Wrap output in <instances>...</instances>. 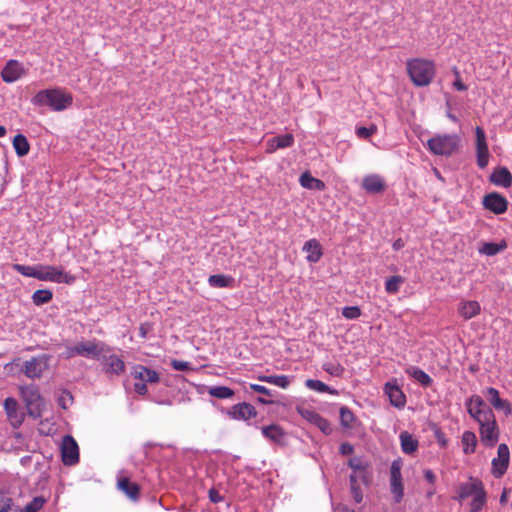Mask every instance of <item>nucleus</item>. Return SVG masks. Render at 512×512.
I'll return each mask as SVG.
<instances>
[{
  "label": "nucleus",
  "mask_w": 512,
  "mask_h": 512,
  "mask_svg": "<svg viewBox=\"0 0 512 512\" xmlns=\"http://www.w3.org/2000/svg\"><path fill=\"white\" fill-rule=\"evenodd\" d=\"M72 101V95L60 88L41 90L31 100L34 105L47 106L53 111L65 110Z\"/></svg>",
  "instance_id": "nucleus-1"
},
{
  "label": "nucleus",
  "mask_w": 512,
  "mask_h": 512,
  "mask_svg": "<svg viewBox=\"0 0 512 512\" xmlns=\"http://www.w3.org/2000/svg\"><path fill=\"white\" fill-rule=\"evenodd\" d=\"M407 71L414 85L424 87L432 82L435 65L432 61L415 58L407 62Z\"/></svg>",
  "instance_id": "nucleus-2"
},
{
  "label": "nucleus",
  "mask_w": 512,
  "mask_h": 512,
  "mask_svg": "<svg viewBox=\"0 0 512 512\" xmlns=\"http://www.w3.org/2000/svg\"><path fill=\"white\" fill-rule=\"evenodd\" d=\"M460 143L457 134H438L427 141V146L434 155L451 156L459 150Z\"/></svg>",
  "instance_id": "nucleus-3"
},
{
  "label": "nucleus",
  "mask_w": 512,
  "mask_h": 512,
  "mask_svg": "<svg viewBox=\"0 0 512 512\" xmlns=\"http://www.w3.org/2000/svg\"><path fill=\"white\" fill-rule=\"evenodd\" d=\"M21 395L26 404L29 416L33 419L40 418L44 408V400L40 395L38 387L35 385L22 387Z\"/></svg>",
  "instance_id": "nucleus-4"
},
{
  "label": "nucleus",
  "mask_w": 512,
  "mask_h": 512,
  "mask_svg": "<svg viewBox=\"0 0 512 512\" xmlns=\"http://www.w3.org/2000/svg\"><path fill=\"white\" fill-rule=\"evenodd\" d=\"M51 355L42 354L24 362L22 372L30 379L40 378L49 369Z\"/></svg>",
  "instance_id": "nucleus-5"
},
{
  "label": "nucleus",
  "mask_w": 512,
  "mask_h": 512,
  "mask_svg": "<svg viewBox=\"0 0 512 512\" xmlns=\"http://www.w3.org/2000/svg\"><path fill=\"white\" fill-rule=\"evenodd\" d=\"M486 415H488L487 418L484 417L483 421L478 422L480 425V436L486 446L492 447L498 441L499 430L494 412H486Z\"/></svg>",
  "instance_id": "nucleus-6"
},
{
  "label": "nucleus",
  "mask_w": 512,
  "mask_h": 512,
  "mask_svg": "<svg viewBox=\"0 0 512 512\" xmlns=\"http://www.w3.org/2000/svg\"><path fill=\"white\" fill-rule=\"evenodd\" d=\"M401 467L400 460H394L390 467V490L396 503H400L404 496Z\"/></svg>",
  "instance_id": "nucleus-7"
},
{
  "label": "nucleus",
  "mask_w": 512,
  "mask_h": 512,
  "mask_svg": "<svg viewBox=\"0 0 512 512\" xmlns=\"http://www.w3.org/2000/svg\"><path fill=\"white\" fill-rule=\"evenodd\" d=\"M296 410L302 418L307 420L309 423L315 425L319 428L325 435H330L332 433V427L329 421L323 418L319 413L312 409L305 408L303 406H297Z\"/></svg>",
  "instance_id": "nucleus-8"
},
{
  "label": "nucleus",
  "mask_w": 512,
  "mask_h": 512,
  "mask_svg": "<svg viewBox=\"0 0 512 512\" xmlns=\"http://www.w3.org/2000/svg\"><path fill=\"white\" fill-rule=\"evenodd\" d=\"M475 136L477 165L479 168L484 169L488 165L490 156L484 129L477 126L475 128Z\"/></svg>",
  "instance_id": "nucleus-9"
},
{
  "label": "nucleus",
  "mask_w": 512,
  "mask_h": 512,
  "mask_svg": "<svg viewBox=\"0 0 512 512\" xmlns=\"http://www.w3.org/2000/svg\"><path fill=\"white\" fill-rule=\"evenodd\" d=\"M98 360H101L104 364L106 373L119 375L125 370L124 361L116 354L111 353L110 348L106 345L104 346L103 354L100 355Z\"/></svg>",
  "instance_id": "nucleus-10"
},
{
  "label": "nucleus",
  "mask_w": 512,
  "mask_h": 512,
  "mask_svg": "<svg viewBox=\"0 0 512 512\" xmlns=\"http://www.w3.org/2000/svg\"><path fill=\"white\" fill-rule=\"evenodd\" d=\"M62 461L67 466H72L79 461V448L77 442L70 435L64 436L61 446Z\"/></svg>",
  "instance_id": "nucleus-11"
},
{
  "label": "nucleus",
  "mask_w": 512,
  "mask_h": 512,
  "mask_svg": "<svg viewBox=\"0 0 512 512\" xmlns=\"http://www.w3.org/2000/svg\"><path fill=\"white\" fill-rule=\"evenodd\" d=\"M466 406L470 416L477 422H481L484 420V417H488L486 412H493L488 404L478 395H473L470 397L466 402Z\"/></svg>",
  "instance_id": "nucleus-12"
},
{
  "label": "nucleus",
  "mask_w": 512,
  "mask_h": 512,
  "mask_svg": "<svg viewBox=\"0 0 512 512\" xmlns=\"http://www.w3.org/2000/svg\"><path fill=\"white\" fill-rule=\"evenodd\" d=\"M485 487L483 482L479 478L470 476L469 481L461 483L457 489V495L454 497L455 500L463 501L468 497H474L484 491Z\"/></svg>",
  "instance_id": "nucleus-13"
},
{
  "label": "nucleus",
  "mask_w": 512,
  "mask_h": 512,
  "mask_svg": "<svg viewBox=\"0 0 512 512\" xmlns=\"http://www.w3.org/2000/svg\"><path fill=\"white\" fill-rule=\"evenodd\" d=\"M497 458L492 460L493 475L496 478L501 477L507 470L510 461V452L506 444L498 446Z\"/></svg>",
  "instance_id": "nucleus-14"
},
{
  "label": "nucleus",
  "mask_w": 512,
  "mask_h": 512,
  "mask_svg": "<svg viewBox=\"0 0 512 512\" xmlns=\"http://www.w3.org/2000/svg\"><path fill=\"white\" fill-rule=\"evenodd\" d=\"M483 206L495 214H502L507 210L508 201L501 194L492 192L483 198Z\"/></svg>",
  "instance_id": "nucleus-15"
},
{
  "label": "nucleus",
  "mask_w": 512,
  "mask_h": 512,
  "mask_svg": "<svg viewBox=\"0 0 512 512\" xmlns=\"http://www.w3.org/2000/svg\"><path fill=\"white\" fill-rule=\"evenodd\" d=\"M104 346L103 343L82 341L75 345V352L79 356L98 359L103 354Z\"/></svg>",
  "instance_id": "nucleus-16"
},
{
  "label": "nucleus",
  "mask_w": 512,
  "mask_h": 512,
  "mask_svg": "<svg viewBox=\"0 0 512 512\" xmlns=\"http://www.w3.org/2000/svg\"><path fill=\"white\" fill-rule=\"evenodd\" d=\"M228 415L235 420H249L256 417L257 411L253 405L247 402L238 403L231 407Z\"/></svg>",
  "instance_id": "nucleus-17"
},
{
  "label": "nucleus",
  "mask_w": 512,
  "mask_h": 512,
  "mask_svg": "<svg viewBox=\"0 0 512 512\" xmlns=\"http://www.w3.org/2000/svg\"><path fill=\"white\" fill-rule=\"evenodd\" d=\"M361 186L369 194H379L385 190L386 184L381 176L370 174L363 178Z\"/></svg>",
  "instance_id": "nucleus-18"
},
{
  "label": "nucleus",
  "mask_w": 512,
  "mask_h": 512,
  "mask_svg": "<svg viewBox=\"0 0 512 512\" xmlns=\"http://www.w3.org/2000/svg\"><path fill=\"white\" fill-rule=\"evenodd\" d=\"M131 374L135 379H138L140 382L146 384L158 383L160 380L159 374L155 370H152L143 365L134 366Z\"/></svg>",
  "instance_id": "nucleus-19"
},
{
  "label": "nucleus",
  "mask_w": 512,
  "mask_h": 512,
  "mask_svg": "<svg viewBox=\"0 0 512 512\" xmlns=\"http://www.w3.org/2000/svg\"><path fill=\"white\" fill-rule=\"evenodd\" d=\"M384 390L389 397L391 405L396 408H403L405 406L406 396L398 385L388 382L385 384Z\"/></svg>",
  "instance_id": "nucleus-20"
},
{
  "label": "nucleus",
  "mask_w": 512,
  "mask_h": 512,
  "mask_svg": "<svg viewBox=\"0 0 512 512\" xmlns=\"http://www.w3.org/2000/svg\"><path fill=\"white\" fill-rule=\"evenodd\" d=\"M23 73L24 70L21 64L15 60H10L3 68L1 76L4 82L12 83L18 80Z\"/></svg>",
  "instance_id": "nucleus-21"
},
{
  "label": "nucleus",
  "mask_w": 512,
  "mask_h": 512,
  "mask_svg": "<svg viewBox=\"0 0 512 512\" xmlns=\"http://www.w3.org/2000/svg\"><path fill=\"white\" fill-rule=\"evenodd\" d=\"M490 182L496 186L508 188L512 185V174L508 168L498 167L490 175Z\"/></svg>",
  "instance_id": "nucleus-22"
},
{
  "label": "nucleus",
  "mask_w": 512,
  "mask_h": 512,
  "mask_svg": "<svg viewBox=\"0 0 512 512\" xmlns=\"http://www.w3.org/2000/svg\"><path fill=\"white\" fill-rule=\"evenodd\" d=\"M118 489L129 499L136 501L140 496V487L137 483L131 482L127 477H120L117 482Z\"/></svg>",
  "instance_id": "nucleus-23"
},
{
  "label": "nucleus",
  "mask_w": 512,
  "mask_h": 512,
  "mask_svg": "<svg viewBox=\"0 0 512 512\" xmlns=\"http://www.w3.org/2000/svg\"><path fill=\"white\" fill-rule=\"evenodd\" d=\"M46 281L56 283H67L70 284L74 281V277L65 273L62 269L55 266H46Z\"/></svg>",
  "instance_id": "nucleus-24"
},
{
  "label": "nucleus",
  "mask_w": 512,
  "mask_h": 512,
  "mask_svg": "<svg viewBox=\"0 0 512 512\" xmlns=\"http://www.w3.org/2000/svg\"><path fill=\"white\" fill-rule=\"evenodd\" d=\"M263 436L276 444H283L285 432L277 424H271L261 428Z\"/></svg>",
  "instance_id": "nucleus-25"
},
{
  "label": "nucleus",
  "mask_w": 512,
  "mask_h": 512,
  "mask_svg": "<svg viewBox=\"0 0 512 512\" xmlns=\"http://www.w3.org/2000/svg\"><path fill=\"white\" fill-rule=\"evenodd\" d=\"M481 311L480 304L477 301H462L459 304L458 312L466 320L477 316Z\"/></svg>",
  "instance_id": "nucleus-26"
},
{
  "label": "nucleus",
  "mask_w": 512,
  "mask_h": 512,
  "mask_svg": "<svg viewBox=\"0 0 512 512\" xmlns=\"http://www.w3.org/2000/svg\"><path fill=\"white\" fill-rule=\"evenodd\" d=\"M303 250L308 253L307 260L311 263H316L322 257V248L316 239H310L305 242Z\"/></svg>",
  "instance_id": "nucleus-27"
},
{
  "label": "nucleus",
  "mask_w": 512,
  "mask_h": 512,
  "mask_svg": "<svg viewBox=\"0 0 512 512\" xmlns=\"http://www.w3.org/2000/svg\"><path fill=\"white\" fill-rule=\"evenodd\" d=\"M294 143V136L290 133L278 135L269 140V152H274L276 149L291 147Z\"/></svg>",
  "instance_id": "nucleus-28"
},
{
  "label": "nucleus",
  "mask_w": 512,
  "mask_h": 512,
  "mask_svg": "<svg viewBox=\"0 0 512 512\" xmlns=\"http://www.w3.org/2000/svg\"><path fill=\"white\" fill-rule=\"evenodd\" d=\"M401 449L405 454H412L417 451L419 442L407 431L400 433Z\"/></svg>",
  "instance_id": "nucleus-29"
},
{
  "label": "nucleus",
  "mask_w": 512,
  "mask_h": 512,
  "mask_svg": "<svg viewBox=\"0 0 512 512\" xmlns=\"http://www.w3.org/2000/svg\"><path fill=\"white\" fill-rule=\"evenodd\" d=\"M300 184L306 189L322 191L325 189V183L317 178H314L309 172H304L300 176Z\"/></svg>",
  "instance_id": "nucleus-30"
},
{
  "label": "nucleus",
  "mask_w": 512,
  "mask_h": 512,
  "mask_svg": "<svg viewBox=\"0 0 512 512\" xmlns=\"http://www.w3.org/2000/svg\"><path fill=\"white\" fill-rule=\"evenodd\" d=\"M257 379L261 382L270 383L283 389L288 388L291 383V379L287 375H259Z\"/></svg>",
  "instance_id": "nucleus-31"
},
{
  "label": "nucleus",
  "mask_w": 512,
  "mask_h": 512,
  "mask_svg": "<svg viewBox=\"0 0 512 512\" xmlns=\"http://www.w3.org/2000/svg\"><path fill=\"white\" fill-rule=\"evenodd\" d=\"M507 247V244L505 241H501L500 243H494V242H484L481 247H479L478 252L480 254H484L487 256H495L498 253L505 250Z\"/></svg>",
  "instance_id": "nucleus-32"
},
{
  "label": "nucleus",
  "mask_w": 512,
  "mask_h": 512,
  "mask_svg": "<svg viewBox=\"0 0 512 512\" xmlns=\"http://www.w3.org/2000/svg\"><path fill=\"white\" fill-rule=\"evenodd\" d=\"M406 373L424 387L430 386L433 382L432 378L420 368L409 367L406 369Z\"/></svg>",
  "instance_id": "nucleus-33"
},
{
  "label": "nucleus",
  "mask_w": 512,
  "mask_h": 512,
  "mask_svg": "<svg viewBox=\"0 0 512 512\" xmlns=\"http://www.w3.org/2000/svg\"><path fill=\"white\" fill-rule=\"evenodd\" d=\"M13 147L19 157H23L29 153L30 145L27 138L22 134H17L13 139Z\"/></svg>",
  "instance_id": "nucleus-34"
},
{
  "label": "nucleus",
  "mask_w": 512,
  "mask_h": 512,
  "mask_svg": "<svg viewBox=\"0 0 512 512\" xmlns=\"http://www.w3.org/2000/svg\"><path fill=\"white\" fill-rule=\"evenodd\" d=\"M463 452L465 454H472L475 452L477 445V438L475 433L471 431H465L462 435Z\"/></svg>",
  "instance_id": "nucleus-35"
},
{
  "label": "nucleus",
  "mask_w": 512,
  "mask_h": 512,
  "mask_svg": "<svg viewBox=\"0 0 512 512\" xmlns=\"http://www.w3.org/2000/svg\"><path fill=\"white\" fill-rule=\"evenodd\" d=\"M4 408L9 419L15 421L18 425L21 424V419L18 418V403L14 398H6L4 401Z\"/></svg>",
  "instance_id": "nucleus-36"
},
{
  "label": "nucleus",
  "mask_w": 512,
  "mask_h": 512,
  "mask_svg": "<svg viewBox=\"0 0 512 512\" xmlns=\"http://www.w3.org/2000/svg\"><path fill=\"white\" fill-rule=\"evenodd\" d=\"M233 282V278L223 274L211 275L208 278V283L211 287L225 288L229 287Z\"/></svg>",
  "instance_id": "nucleus-37"
},
{
  "label": "nucleus",
  "mask_w": 512,
  "mask_h": 512,
  "mask_svg": "<svg viewBox=\"0 0 512 512\" xmlns=\"http://www.w3.org/2000/svg\"><path fill=\"white\" fill-rule=\"evenodd\" d=\"M53 293L49 289L36 290L32 295V301L35 305L40 306L52 300Z\"/></svg>",
  "instance_id": "nucleus-38"
},
{
  "label": "nucleus",
  "mask_w": 512,
  "mask_h": 512,
  "mask_svg": "<svg viewBox=\"0 0 512 512\" xmlns=\"http://www.w3.org/2000/svg\"><path fill=\"white\" fill-rule=\"evenodd\" d=\"M372 481V473L370 470L367 471H357L352 472L349 476L350 483H362L365 486H368Z\"/></svg>",
  "instance_id": "nucleus-39"
},
{
  "label": "nucleus",
  "mask_w": 512,
  "mask_h": 512,
  "mask_svg": "<svg viewBox=\"0 0 512 512\" xmlns=\"http://www.w3.org/2000/svg\"><path fill=\"white\" fill-rule=\"evenodd\" d=\"M306 387L320 393L337 394L336 390L331 389L328 385L320 380L307 379L305 382Z\"/></svg>",
  "instance_id": "nucleus-40"
},
{
  "label": "nucleus",
  "mask_w": 512,
  "mask_h": 512,
  "mask_svg": "<svg viewBox=\"0 0 512 512\" xmlns=\"http://www.w3.org/2000/svg\"><path fill=\"white\" fill-rule=\"evenodd\" d=\"M487 502V492L486 490L481 491L478 495L472 497V501L470 502V511L469 512H480Z\"/></svg>",
  "instance_id": "nucleus-41"
},
{
  "label": "nucleus",
  "mask_w": 512,
  "mask_h": 512,
  "mask_svg": "<svg viewBox=\"0 0 512 512\" xmlns=\"http://www.w3.org/2000/svg\"><path fill=\"white\" fill-rule=\"evenodd\" d=\"M209 395L218 399H227L234 395V391L227 386H214L208 391Z\"/></svg>",
  "instance_id": "nucleus-42"
},
{
  "label": "nucleus",
  "mask_w": 512,
  "mask_h": 512,
  "mask_svg": "<svg viewBox=\"0 0 512 512\" xmlns=\"http://www.w3.org/2000/svg\"><path fill=\"white\" fill-rule=\"evenodd\" d=\"M404 283V278L399 275H394L388 278L385 282V289L388 293L395 294L399 291L400 285Z\"/></svg>",
  "instance_id": "nucleus-43"
},
{
  "label": "nucleus",
  "mask_w": 512,
  "mask_h": 512,
  "mask_svg": "<svg viewBox=\"0 0 512 512\" xmlns=\"http://www.w3.org/2000/svg\"><path fill=\"white\" fill-rule=\"evenodd\" d=\"M347 465L352 469V472L370 470L369 463L361 457H352L348 460Z\"/></svg>",
  "instance_id": "nucleus-44"
},
{
  "label": "nucleus",
  "mask_w": 512,
  "mask_h": 512,
  "mask_svg": "<svg viewBox=\"0 0 512 512\" xmlns=\"http://www.w3.org/2000/svg\"><path fill=\"white\" fill-rule=\"evenodd\" d=\"M355 421L353 412L346 406L340 408V423L344 428H351Z\"/></svg>",
  "instance_id": "nucleus-45"
},
{
  "label": "nucleus",
  "mask_w": 512,
  "mask_h": 512,
  "mask_svg": "<svg viewBox=\"0 0 512 512\" xmlns=\"http://www.w3.org/2000/svg\"><path fill=\"white\" fill-rule=\"evenodd\" d=\"M45 503L46 499L43 496H36L24 507L22 512H38Z\"/></svg>",
  "instance_id": "nucleus-46"
},
{
  "label": "nucleus",
  "mask_w": 512,
  "mask_h": 512,
  "mask_svg": "<svg viewBox=\"0 0 512 512\" xmlns=\"http://www.w3.org/2000/svg\"><path fill=\"white\" fill-rule=\"evenodd\" d=\"M323 370L332 376H341L344 372V367L339 363L327 362L323 364Z\"/></svg>",
  "instance_id": "nucleus-47"
},
{
  "label": "nucleus",
  "mask_w": 512,
  "mask_h": 512,
  "mask_svg": "<svg viewBox=\"0 0 512 512\" xmlns=\"http://www.w3.org/2000/svg\"><path fill=\"white\" fill-rule=\"evenodd\" d=\"M37 266H26L22 264H14L13 269L26 277L35 278Z\"/></svg>",
  "instance_id": "nucleus-48"
},
{
  "label": "nucleus",
  "mask_w": 512,
  "mask_h": 512,
  "mask_svg": "<svg viewBox=\"0 0 512 512\" xmlns=\"http://www.w3.org/2000/svg\"><path fill=\"white\" fill-rule=\"evenodd\" d=\"M342 315L347 319H357L361 315V310L357 306H347L343 308Z\"/></svg>",
  "instance_id": "nucleus-49"
},
{
  "label": "nucleus",
  "mask_w": 512,
  "mask_h": 512,
  "mask_svg": "<svg viewBox=\"0 0 512 512\" xmlns=\"http://www.w3.org/2000/svg\"><path fill=\"white\" fill-rule=\"evenodd\" d=\"M493 407L496 409V410H499V411H503L505 415H510L512 414V405L511 403L506 400V399H502L500 398V400H498L495 405H493Z\"/></svg>",
  "instance_id": "nucleus-50"
},
{
  "label": "nucleus",
  "mask_w": 512,
  "mask_h": 512,
  "mask_svg": "<svg viewBox=\"0 0 512 512\" xmlns=\"http://www.w3.org/2000/svg\"><path fill=\"white\" fill-rule=\"evenodd\" d=\"M351 495L356 503H361L363 500V492L358 483H350Z\"/></svg>",
  "instance_id": "nucleus-51"
},
{
  "label": "nucleus",
  "mask_w": 512,
  "mask_h": 512,
  "mask_svg": "<svg viewBox=\"0 0 512 512\" xmlns=\"http://www.w3.org/2000/svg\"><path fill=\"white\" fill-rule=\"evenodd\" d=\"M377 128L375 125L370 127H359L356 130V134L359 138L367 139L376 132Z\"/></svg>",
  "instance_id": "nucleus-52"
},
{
  "label": "nucleus",
  "mask_w": 512,
  "mask_h": 512,
  "mask_svg": "<svg viewBox=\"0 0 512 512\" xmlns=\"http://www.w3.org/2000/svg\"><path fill=\"white\" fill-rule=\"evenodd\" d=\"M171 366L177 371H188L192 370V367L189 362L173 359L171 361Z\"/></svg>",
  "instance_id": "nucleus-53"
},
{
  "label": "nucleus",
  "mask_w": 512,
  "mask_h": 512,
  "mask_svg": "<svg viewBox=\"0 0 512 512\" xmlns=\"http://www.w3.org/2000/svg\"><path fill=\"white\" fill-rule=\"evenodd\" d=\"M486 397L492 406L500 400L499 391L493 387L487 388Z\"/></svg>",
  "instance_id": "nucleus-54"
},
{
  "label": "nucleus",
  "mask_w": 512,
  "mask_h": 512,
  "mask_svg": "<svg viewBox=\"0 0 512 512\" xmlns=\"http://www.w3.org/2000/svg\"><path fill=\"white\" fill-rule=\"evenodd\" d=\"M72 395L70 392L64 391L63 394L58 398V404L63 408L66 409L68 407V403H72Z\"/></svg>",
  "instance_id": "nucleus-55"
},
{
  "label": "nucleus",
  "mask_w": 512,
  "mask_h": 512,
  "mask_svg": "<svg viewBox=\"0 0 512 512\" xmlns=\"http://www.w3.org/2000/svg\"><path fill=\"white\" fill-rule=\"evenodd\" d=\"M13 505V500L9 497L0 499V512H10Z\"/></svg>",
  "instance_id": "nucleus-56"
},
{
  "label": "nucleus",
  "mask_w": 512,
  "mask_h": 512,
  "mask_svg": "<svg viewBox=\"0 0 512 512\" xmlns=\"http://www.w3.org/2000/svg\"><path fill=\"white\" fill-rule=\"evenodd\" d=\"M250 388L260 394L266 395V396H273V393L270 389L266 388L265 386L259 385V384H250Z\"/></svg>",
  "instance_id": "nucleus-57"
},
{
  "label": "nucleus",
  "mask_w": 512,
  "mask_h": 512,
  "mask_svg": "<svg viewBox=\"0 0 512 512\" xmlns=\"http://www.w3.org/2000/svg\"><path fill=\"white\" fill-rule=\"evenodd\" d=\"M435 438L441 447L445 448L447 446V439L441 430L437 429L435 431Z\"/></svg>",
  "instance_id": "nucleus-58"
},
{
  "label": "nucleus",
  "mask_w": 512,
  "mask_h": 512,
  "mask_svg": "<svg viewBox=\"0 0 512 512\" xmlns=\"http://www.w3.org/2000/svg\"><path fill=\"white\" fill-rule=\"evenodd\" d=\"M455 74H456V80L453 83L454 88L458 91H466L467 86L462 82L459 72L456 71Z\"/></svg>",
  "instance_id": "nucleus-59"
},
{
  "label": "nucleus",
  "mask_w": 512,
  "mask_h": 512,
  "mask_svg": "<svg viewBox=\"0 0 512 512\" xmlns=\"http://www.w3.org/2000/svg\"><path fill=\"white\" fill-rule=\"evenodd\" d=\"M46 266L39 265L36 268V275L35 278L41 281H46Z\"/></svg>",
  "instance_id": "nucleus-60"
},
{
  "label": "nucleus",
  "mask_w": 512,
  "mask_h": 512,
  "mask_svg": "<svg viewBox=\"0 0 512 512\" xmlns=\"http://www.w3.org/2000/svg\"><path fill=\"white\" fill-rule=\"evenodd\" d=\"M77 356V353L75 352V345L74 346H67L64 350V352H62L61 354V357L65 358V359H70V358H73Z\"/></svg>",
  "instance_id": "nucleus-61"
},
{
  "label": "nucleus",
  "mask_w": 512,
  "mask_h": 512,
  "mask_svg": "<svg viewBox=\"0 0 512 512\" xmlns=\"http://www.w3.org/2000/svg\"><path fill=\"white\" fill-rule=\"evenodd\" d=\"M134 390L139 395H145L148 392L147 384L143 382H137L134 384Z\"/></svg>",
  "instance_id": "nucleus-62"
},
{
  "label": "nucleus",
  "mask_w": 512,
  "mask_h": 512,
  "mask_svg": "<svg viewBox=\"0 0 512 512\" xmlns=\"http://www.w3.org/2000/svg\"><path fill=\"white\" fill-rule=\"evenodd\" d=\"M209 498L213 503H219L223 500V497L215 489L209 490Z\"/></svg>",
  "instance_id": "nucleus-63"
},
{
  "label": "nucleus",
  "mask_w": 512,
  "mask_h": 512,
  "mask_svg": "<svg viewBox=\"0 0 512 512\" xmlns=\"http://www.w3.org/2000/svg\"><path fill=\"white\" fill-rule=\"evenodd\" d=\"M353 446L349 443H342L340 446V453L342 455H350L353 453Z\"/></svg>",
  "instance_id": "nucleus-64"
}]
</instances>
